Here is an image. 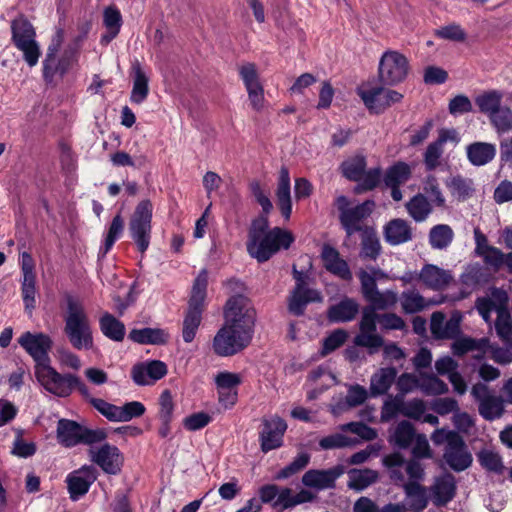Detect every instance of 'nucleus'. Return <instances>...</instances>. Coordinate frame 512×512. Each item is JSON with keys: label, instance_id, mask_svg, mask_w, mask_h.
Wrapping results in <instances>:
<instances>
[{"label": "nucleus", "instance_id": "2f4dec72", "mask_svg": "<svg viewBox=\"0 0 512 512\" xmlns=\"http://www.w3.org/2000/svg\"><path fill=\"white\" fill-rule=\"evenodd\" d=\"M132 72L133 87L130 94V101L135 104H141L146 100L149 94L148 77L138 61L132 64Z\"/></svg>", "mask_w": 512, "mask_h": 512}, {"label": "nucleus", "instance_id": "a211bd4d", "mask_svg": "<svg viewBox=\"0 0 512 512\" xmlns=\"http://www.w3.org/2000/svg\"><path fill=\"white\" fill-rule=\"evenodd\" d=\"M404 500L401 503L404 509L410 512H422L429 504L430 495L428 487L417 481H407L402 485Z\"/></svg>", "mask_w": 512, "mask_h": 512}, {"label": "nucleus", "instance_id": "4d7b16f0", "mask_svg": "<svg viewBox=\"0 0 512 512\" xmlns=\"http://www.w3.org/2000/svg\"><path fill=\"white\" fill-rule=\"evenodd\" d=\"M15 47L22 52L23 60L29 67H34L38 64L41 56V49L36 39L22 42L21 44H17Z\"/></svg>", "mask_w": 512, "mask_h": 512}, {"label": "nucleus", "instance_id": "774afa93", "mask_svg": "<svg viewBox=\"0 0 512 512\" xmlns=\"http://www.w3.org/2000/svg\"><path fill=\"white\" fill-rule=\"evenodd\" d=\"M435 35L441 39L456 42H462L466 39V32L456 23L440 27L435 31Z\"/></svg>", "mask_w": 512, "mask_h": 512}, {"label": "nucleus", "instance_id": "4be33fe9", "mask_svg": "<svg viewBox=\"0 0 512 512\" xmlns=\"http://www.w3.org/2000/svg\"><path fill=\"white\" fill-rule=\"evenodd\" d=\"M451 438V444L445 447L443 457L451 469L456 472L464 471L472 463L471 454L466 451L465 442L460 435H452Z\"/></svg>", "mask_w": 512, "mask_h": 512}, {"label": "nucleus", "instance_id": "7c9ffc66", "mask_svg": "<svg viewBox=\"0 0 512 512\" xmlns=\"http://www.w3.org/2000/svg\"><path fill=\"white\" fill-rule=\"evenodd\" d=\"M128 337L131 341L142 345H163L167 343L169 335L161 328L145 327L132 329Z\"/></svg>", "mask_w": 512, "mask_h": 512}, {"label": "nucleus", "instance_id": "680f3d73", "mask_svg": "<svg viewBox=\"0 0 512 512\" xmlns=\"http://www.w3.org/2000/svg\"><path fill=\"white\" fill-rule=\"evenodd\" d=\"M21 294L25 309L31 312L35 308L36 277H23Z\"/></svg>", "mask_w": 512, "mask_h": 512}, {"label": "nucleus", "instance_id": "864d4df0", "mask_svg": "<svg viewBox=\"0 0 512 512\" xmlns=\"http://www.w3.org/2000/svg\"><path fill=\"white\" fill-rule=\"evenodd\" d=\"M371 273L365 269H360L357 276L360 281L361 293L364 299L371 296L372 293L378 290L375 276L380 272V269L371 267Z\"/></svg>", "mask_w": 512, "mask_h": 512}, {"label": "nucleus", "instance_id": "7ed1b4c3", "mask_svg": "<svg viewBox=\"0 0 512 512\" xmlns=\"http://www.w3.org/2000/svg\"><path fill=\"white\" fill-rule=\"evenodd\" d=\"M64 334L76 350L93 348V332L89 316L83 303L72 295L65 297Z\"/></svg>", "mask_w": 512, "mask_h": 512}, {"label": "nucleus", "instance_id": "a18cd8bd", "mask_svg": "<svg viewBox=\"0 0 512 512\" xmlns=\"http://www.w3.org/2000/svg\"><path fill=\"white\" fill-rule=\"evenodd\" d=\"M416 436L412 423L407 420H403L395 427L392 440L397 447L406 449L412 444Z\"/></svg>", "mask_w": 512, "mask_h": 512}, {"label": "nucleus", "instance_id": "338daca9", "mask_svg": "<svg viewBox=\"0 0 512 512\" xmlns=\"http://www.w3.org/2000/svg\"><path fill=\"white\" fill-rule=\"evenodd\" d=\"M239 75L242 79L246 90L262 86L259 81V75L254 63H245L239 67Z\"/></svg>", "mask_w": 512, "mask_h": 512}, {"label": "nucleus", "instance_id": "69168bd1", "mask_svg": "<svg viewBox=\"0 0 512 512\" xmlns=\"http://www.w3.org/2000/svg\"><path fill=\"white\" fill-rule=\"evenodd\" d=\"M380 329L382 331L399 330L405 331L407 325L405 320L394 312L380 313Z\"/></svg>", "mask_w": 512, "mask_h": 512}, {"label": "nucleus", "instance_id": "6e6d98bb", "mask_svg": "<svg viewBox=\"0 0 512 512\" xmlns=\"http://www.w3.org/2000/svg\"><path fill=\"white\" fill-rule=\"evenodd\" d=\"M382 178V170L380 167L371 168L368 171H364L362 178L358 182L355 188L357 193L363 191H371L375 189Z\"/></svg>", "mask_w": 512, "mask_h": 512}, {"label": "nucleus", "instance_id": "e433bc0d", "mask_svg": "<svg viewBox=\"0 0 512 512\" xmlns=\"http://www.w3.org/2000/svg\"><path fill=\"white\" fill-rule=\"evenodd\" d=\"M454 239V231L448 224L433 226L428 234L429 245L434 250L447 249Z\"/></svg>", "mask_w": 512, "mask_h": 512}, {"label": "nucleus", "instance_id": "dca6fc26", "mask_svg": "<svg viewBox=\"0 0 512 512\" xmlns=\"http://www.w3.org/2000/svg\"><path fill=\"white\" fill-rule=\"evenodd\" d=\"M168 372L167 365L160 360H150L135 364L131 369V378L138 386L153 385Z\"/></svg>", "mask_w": 512, "mask_h": 512}, {"label": "nucleus", "instance_id": "0e129e2a", "mask_svg": "<svg viewBox=\"0 0 512 512\" xmlns=\"http://www.w3.org/2000/svg\"><path fill=\"white\" fill-rule=\"evenodd\" d=\"M145 406L139 401H131L119 406L118 422H128L133 418L141 417L145 413Z\"/></svg>", "mask_w": 512, "mask_h": 512}, {"label": "nucleus", "instance_id": "20e7f679", "mask_svg": "<svg viewBox=\"0 0 512 512\" xmlns=\"http://www.w3.org/2000/svg\"><path fill=\"white\" fill-rule=\"evenodd\" d=\"M335 206L339 211V222L347 238L370 228L362 225V222L373 212L375 208L373 200L368 199L351 207L350 200L346 196L340 195L335 199Z\"/></svg>", "mask_w": 512, "mask_h": 512}, {"label": "nucleus", "instance_id": "cd10ccee", "mask_svg": "<svg viewBox=\"0 0 512 512\" xmlns=\"http://www.w3.org/2000/svg\"><path fill=\"white\" fill-rule=\"evenodd\" d=\"M276 196L280 212L282 216L288 220L292 213V202L290 195V175L289 170L285 166H282L279 172Z\"/></svg>", "mask_w": 512, "mask_h": 512}, {"label": "nucleus", "instance_id": "603ef678", "mask_svg": "<svg viewBox=\"0 0 512 512\" xmlns=\"http://www.w3.org/2000/svg\"><path fill=\"white\" fill-rule=\"evenodd\" d=\"M310 462V455L306 452L298 454L294 460L282 468L275 476L276 480H283L290 478L303 470Z\"/></svg>", "mask_w": 512, "mask_h": 512}, {"label": "nucleus", "instance_id": "39448f33", "mask_svg": "<svg viewBox=\"0 0 512 512\" xmlns=\"http://www.w3.org/2000/svg\"><path fill=\"white\" fill-rule=\"evenodd\" d=\"M153 205L150 200L140 201L132 213L128 232L140 253L144 254L149 248L152 233Z\"/></svg>", "mask_w": 512, "mask_h": 512}, {"label": "nucleus", "instance_id": "b1692460", "mask_svg": "<svg viewBox=\"0 0 512 512\" xmlns=\"http://www.w3.org/2000/svg\"><path fill=\"white\" fill-rule=\"evenodd\" d=\"M398 297L405 314H416L439 303L432 299H425L415 288L403 291Z\"/></svg>", "mask_w": 512, "mask_h": 512}, {"label": "nucleus", "instance_id": "1a4fd4ad", "mask_svg": "<svg viewBox=\"0 0 512 512\" xmlns=\"http://www.w3.org/2000/svg\"><path fill=\"white\" fill-rule=\"evenodd\" d=\"M35 377L46 391L61 398L71 395L72 383L77 382V375L60 374L51 363L35 370Z\"/></svg>", "mask_w": 512, "mask_h": 512}, {"label": "nucleus", "instance_id": "3c124183", "mask_svg": "<svg viewBox=\"0 0 512 512\" xmlns=\"http://www.w3.org/2000/svg\"><path fill=\"white\" fill-rule=\"evenodd\" d=\"M111 163L116 167H133L140 169L147 163V157L145 155L130 156L125 151H117L110 156Z\"/></svg>", "mask_w": 512, "mask_h": 512}, {"label": "nucleus", "instance_id": "13d9d810", "mask_svg": "<svg viewBox=\"0 0 512 512\" xmlns=\"http://www.w3.org/2000/svg\"><path fill=\"white\" fill-rule=\"evenodd\" d=\"M214 382L217 390H237L242 383V378L237 373L222 371L215 376Z\"/></svg>", "mask_w": 512, "mask_h": 512}, {"label": "nucleus", "instance_id": "bf43d9fd", "mask_svg": "<svg viewBox=\"0 0 512 512\" xmlns=\"http://www.w3.org/2000/svg\"><path fill=\"white\" fill-rule=\"evenodd\" d=\"M348 338V333L344 329H336L330 333L324 340L321 353L327 355L341 347Z\"/></svg>", "mask_w": 512, "mask_h": 512}, {"label": "nucleus", "instance_id": "5fc2aeb1", "mask_svg": "<svg viewBox=\"0 0 512 512\" xmlns=\"http://www.w3.org/2000/svg\"><path fill=\"white\" fill-rule=\"evenodd\" d=\"M481 466L490 472L501 474L504 470L502 459L498 453L491 450H482L477 455Z\"/></svg>", "mask_w": 512, "mask_h": 512}, {"label": "nucleus", "instance_id": "423d86ee", "mask_svg": "<svg viewBox=\"0 0 512 512\" xmlns=\"http://www.w3.org/2000/svg\"><path fill=\"white\" fill-rule=\"evenodd\" d=\"M409 68V61L405 55L396 50H387L379 61V81L387 86L397 85L407 78Z\"/></svg>", "mask_w": 512, "mask_h": 512}, {"label": "nucleus", "instance_id": "2eb2a0df", "mask_svg": "<svg viewBox=\"0 0 512 512\" xmlns=\"http://www.w3.org/2000/svg\"><path fill=\"white\" fill-rule=\"evenodd\" d=\"M89 456L105 473L116 475L121 471L123 457L120 450L111 444L105 443L98 449L91 448Z\"/></svg>", "mask_w": 512, "mask_h": 512}, {"label": "nucleus", "instance_id": "c756f323", "mask_svg": "<svg viewBox=\"0 0 512 512\" xmlns=\"http://www.w3.org/2000/svg\"><path fill=\"white\" fill-rule=\"evenodd\" d=\"M397 376L395 367H385L377 370L370 379V394L372 397L384 395L388 392Z\"/></svg>", "mask_w": 512, "mask_h": 512}, {"label": "nucleus", "instance_id": "0eeeda50", "mask_svg": "<svg viewBox=\"0 0 512 512\" xmlns=\"http://www.w3.org/2000/svg\"><path fill=\"white\" fill-rule=\"evenodd\" d=\"M292 274L295 286L289 297L288 310L295 316H301L309 303H320L323 297L318 290L307 287L308 275L298 271L296 266H293Z\"/></svg>", "mask_w": 512, "mask_h": 512}, {"label": "nucleus", "instance_id": "9b49d317", "mask_svg": "<svg viewBox=\"0 0 512 512\" xmlns=\"http://www.w3.org/2000/svg\"><path fill=\"white\" fill-rule=\"evenodd\" d=\"M77 52L72 46H68L62 55L57 58V53H46L42 62V75L47 84L54 81L55 76L63 77L76 62Z\"/></svg>", "mask_w": 512, "mask_h": 512}, {"label": "nucleus", "instance_id": "5701e85b", "mask_svg": "<svg viewBox=\"0 0 512 512\" xmlns=\"http://www.w3.org/2000/svg\"><path fill=\"white\" fill-rule=\"evenodd\" d=\"M359 308V303L355 299L345 297L328 308L327 319L331 323L350 322L358 315Z\"/></svg>", "mask_w": 512, "mask_h": 512}, {"label": "nucleus", "instance_id": "49530a36", "mask_svg": "<svg viewBox=\"0 0 512 512\" xmlns=\"http://www.w3.org/2000/svg\"><path fill=\"white\" fill-rule=\"evenodd\" d=\"M208 285V273L206 269L200 271L194 280L191 296L188 305L204 308V301L206 298V291Z\"/></svg>", "mask_w": 512, "mask_h": 512}, {"label": "nucleus", "instance_id": "6ab92c4d", "mask_svg": "<svg viewBox=\"0 0 512 512\" xmlns=\"http://www.w3.org/2000/svg\"><path fill=\"white\" fill-rule=\"evenodd\" d=\"M428 490L430 499L436 507L446 506L456 495V479L451 473H444L434 479Z\"/></svg>", "mask_w": 512, "mask_h": 512}, {"label": "nucleus", "instance_id": "aec40b11", "mask_svg": "<svg viewBox=\"0 0 512 512\" xmlns=\"http://www.w3.org/2000/svg\"><path fill=\"white\" fill-rule=\"evenodd\" d=\"M96 478V471L92 466H83L68 474L66 482L71 500L77 501L84 496Z\"/></svg>", "mask_w": 512, "mask_h": 512}, {"label": "nucleus", "instance_id": "58836bf2", "mask_svg": "<svg viewBox=\"0 0 512 512\" xmlns=\"http://www.w3.org/2000/svg\"><path fill=\"white\" fill-rule=\"evenodd\" d=\"M36 39L33 25L24 17H18L11 22V41L14 46L22 42Z\"/></svg>", "mask_w": 512, "mask_h": 512}, {"label": "nucleus", "instance_id": "09e8293b", "mask_svg": "<svg viewBox=\"0 0 512 512\" xmlns=\"http://www.w3.org/2000/svg\"><path fill=\"white\" fill-rule=\"evenodd\" d=\"M123 230L124 220L120 214H117L112 219L103 246L100 247L99 256L104 257L110 251Z\"/></svg>", "mask_w": 512, "mask_h": 512}, {"label": "nucleus", "instance_id": "ea45409f", "mask_svg": "<svg viewBox=\"0 0 512 512\" xmlns=\"http://www.w3.org/2000/svg\"><path fill=\"white\" fill-rule=\"evenodd\" d=\"M410 177V166L405 162L399 161L387 168L383 176V182L385 186H401L406 183Z\"/></svg>", "mask_w": 512, "mask_h": 512}, {"label": "nucleus", "instance_id": "f704fd0d", "mask_svg": "<svg viewBox=\"0 0 512 512\" xmlns=\"http://www.w3.org/2000/svg\"><path fill=\"white\" fill-rule=\"evenodd\" d=\"M203 308L190 306L185 312L182 326V338L185 343H191L202 321Z\"/></svg>", "mask_w": 512, "mask_h": 512}, {"label": "nucleus", "instance_id": "f3484780", "mask_svg": "<svg viewBox=\"0 0 512 512\" xmlns=\"http://www.w3.org/2000/svg\"><path fill=\"white\" fill-rule=\"evenodd\" d=\"M344 473L342 465H336L326 470L310 469L302 476L304 486L314 488L318 491L332 489L336 480Z\"/></svg>", "mask_w": 512, "mask_h": 512}, {"label": "nucleus", "instance_id": "473e14b6", "mask_svg": "<svg viewBox=\"0 0 512 512\" xmlns=\"http://www.w3.org/2000/svg\"><path fill=\"white\" fill-rule=\"evenodd\" d=\"M503 97L502 91L493 89L479 94L474 101L479 112L490 118L502 106Z\"/></svg>", "mask_w": 512, "mask_h": 512}, {"label": "nucleus", "instance_id": "393cba45", "mask_svg": "<svg viewBox=\"0 0 512 512\" xmlns=\"http://www.w3.org/2000/svg\"><path fill=\"white\" fill-rule=\"evenodd\" d=\"M412 229L404 219L396 218L389 221L384 227L385 241L393 246L412 240Z\"/></svg>", "mask_w": 512, "mask_h": 512}, {"label": "nucleus", "instance_id": "f03ea898", "mask_svg": "<svg viewBox=\"0 0 512 512\" xmlns=\"http://www.w3.org/2000/svg\"><path fill=\"white\" fill-rule=\"evenodd\" d=\"M294 241L290 231L280 227L269 229L268 217L259 215L249 227L246 248L252 258L263 263L281 249H289Z\"/></svg>", "mask_w": 512, "mask_h": 512}, {"label": "nucleus", "instance_id": "de8ad7c7", "mask_svg": "<svg viewBox=\"0 0 512 512\" xmlns=\"http://www.w3.org/2000/svg\"><path fill=\"white\" fill-rule=\"evenodd\" d=\"M488 119L498 135L512 131V109L508 106L502 105Z\"/></svg>", "mask_w": 512, "mask_h": 512}, {"label": "nucleus", "instance_id": "ddd939ff", "mask_svg": "<svg viewBox=\"0 0 512 512\" xmlns=\"http://www.w3.org/2000/svg\"><path fill=\"white\" fill-rule=\"evenodd\" d=\"M358 95L367 109L376 114L384 112L385 109L403 99V95L398 91L385 89L384 87L359 89Z\"/></svg>", "mask_w": 512, "mask_h": 512}, {"label": "nucleus", "instance_id": "6e6552de", "mask_svg": "<svg viewBox=\"0 0 512 512\" xmlns=\"http://www.w3.org/2000/svg\"><path fill=\"white\" fill-rule=\"evenodd\" d=\"M377 324L380 325V313L373 307L364 306L359 321V334L354 337V344L370 349L373 353L384 344V338L377 333Z\"/></svg>", "mask_w": 512, "mask_h": 512}, {"label": "nucleus", "instance_id": "412c9836", "mask_svg": "<svg viewBox=\"0 0 512 512\" xmlns=\"http://www.w3.org/2000/svg\"><path fill=\"white\" fill-rule=\"evenodd\" d=\"M321 259L327 272L344 281H351L353 274L348 262L343 259L339 251L329 244L322 247Z\"/></svg>", "mask_w": 512, "mask_h": 512}, {"label": "nucleus", "instance_id": "e2e57ef3", "mask_svg": "<svg viewBox=\"0 0 512 512\" xmlns=\"http://www.w3.org/2000/svg\"><path fill=\"white\" fill-rule=\"evenodd\" d=\"M495 330L499 338L508 340L512 336V318L509 310L498 311Z\"/></svg>", "mask_w": 512, "mask_h": 512}, {"label": "nucleus", "instance_id": "052dcab7", "mask_svg": "<svg viewBox=\"0 0 512 512\" xmlns=\"http://www.w3.org/2000/svg\"><path fill=\"white\" fill-rule=\"evenodd\" d=\"M423 190L425 194L430 197L431 202L434 203L435 206L443 207L445 205V198L435 176L429 175L425 179Z\"/></svg>", "mask_w": 512, "mask_h": 512}, {"label": "nucleus", "instance_id": "bb28decb", "mask_svg": "<svg viewBox=\"0 0 512 512\" xmlns=\"http://www.w3.org/2000/svg\"><path fill=\"white\" fill-rule=\"evenodd\" d=\"M82 428L83 426L76 421L60 419L56 430L58 443L66 448L77 446L80 444Z\"/></svg>", "mask_w": 512, "mask_h": 512}, {"label": "nucleus", "instance_id": "72a5a7b5", "mask_svg": "<svg viewBox=\"0 0 512 512\" xmlns=\"http://www.w3.org/2000/svg\"><path fill=\"white\" fill-rule=\"evenodd\" d=\"M409 216L415 222H424L433 211L432 203L425 194L417 193L405 205Z\"/></svg>", "mask_w": 512, "mask_h": 512}, {"label": "nucleus", "instance_id": "f257e3e1", "mask_svg": "<svg viewBox=\"0 0 512 512\" xmlns=\"http://www.w3.org/2000/svg\"><path fill=\"white\" fill-rule=\"evenodd\" d=\"M224 325L212 341L213 352L220 357L236 355L252 341L256 311L242 294L231 296L224 308Z\"/></svg>", "mask_w": 512, "mask_h": 512}, {"label": "nucleus", "instance_id": "4468645a", "mask_svg": "<svg viewBox=\"0 0 512 512\" xmlns=\"http://www.w3.org/2000/svg\"><path fill=\"white\" fill-rule=\"evenodd\" d=\"M286 429L287 424L282 418L278 416L264 418L262 420V430L259 432L262 452L267 453L280 448L283 445V436Z\"/></svg>", "mask_w": 512, "mask_h": 512}, {"label": "nucleus", "instance_id": "f8f14e48", "mask_svg": "<svg viewBox=\"0 0 512 512\" xmlns=\"http://www.w3.org/2000/svg\"><path fill=\"white\" fill-rule=\"evenodd\" d=\"M471 395L478 402L479 414L485 420H494L502 416L503 400L491 392L489 387L481 382L472 386Z\"/></svg>", "mask_w": 512, "mask_h": 512}, {"label": "nucleus", "instance_id": "9d476101", "mask_svg": "<svg viewBox=\"0 0 512 512\" xmlns=\"http://www.w3.org/2000/svg\"><path fill=\"white\" fill-rule=\"evenodd\" d=\"M18 343L34 360L35 370L51 363L49 352L52 349L53 341L49 335L27 331L19 337Z\"/></svg>", "mask_w": 512, "mask_h": 512}, {"label": "nucleus", "instance_id": "8fccbe9b", "mask_svg": "<svg viewBox=\"0 0 512 512\" xmlns=\"http://www.w3.org/2000/svg\"><path fill=\"white\" fill-rule=\"evenodd\" d=\"M419 388L426 395H442L448 392L447 384L433 374H425L421 376Z\"/></svg>", "mask_w": 512, "mask_h": 512}, {"label": "nucleus", "instance_id": "c9c22d12", "mask_svg": "<svg viewBox=\"0 0 512 512\" xmlns=\"http://www.w3.org/2000/svg\"><path fill=\"white\" fill-rule=\"evenodd\" d=\"M99 327L103 335L112 341L121 342L125 337L124 323L108 312L99 319Z\"/></svg>", "mask_w": 512, "mask_h": 512}, {"label": "nucleus", "instance_id": "37998d69", "mask_svg": "<svg viewBox=\"0 0 512 512\" xmlns=\"http://www.w3.org/2000/svg\"><path fill=\"white\" fill-rule=\"evenodd\" d=\"M453 197L458 201L469 199L474 191V182L470 178H464L460 175L454 176L446 183Z\"/></svg>", "mask_w": 512, "mask_h": 512}, {"label": "nucleus", "instance_id": "c03bdc74", "mask_svg": "<svg viewBox=\"0 0 512 512\" xmlns=\"http://www.w3.org/2000/svg\"><path fill=\"white\" fill-rule=\"evenodd\" d=\"M366 167V158L363 155H356L343 161L340 169L346 179L357 182L362 178Z\"/></svg>", "mask_w": 512, "mask_h": 512}, {"label": "nucleus", "instance_id": "c85d7f7f", "mask_svg": "<svg viewBox=\"0 0 512 512\" xmlns=\"http://www.w3.org/2000/svg\"><path fill=\"white\" fill-rule=\"evenodd\" d=\"M418 279L428 288L440 290L450 283L452 277L448 271L432 264H426L418 274Z\"/></svg>", "mask_w": 512, "mask_h": 512}, {"label": "nucleus", "instance_id": "4c0bfd02", "mask_svg": "<svg viewBox=\"0 0 512 512\" xmlns=\"http://www.w3.org/2000/svg\"><path fill=\"white\" fill-rule=\"evenodd\" d=\"M381 253L379 238L373 228L361 232V250L359 256L363 260L375 261Z\"/></svg>", "mask_w": 512, "mask_h": 512}, {"label": "nucleus", "instance_id": "79ce46f5", "mask_svg": "<svg viewBox=\"0 0 512 512\" xmlns=\"http://www.w3.org/2000/svg\"><path fill=\"white\" fill-rule=\"evenodd\" d=\"M348 476V487L356 491L364 490L378 479V473L371 469H351Z\"/></svg>", "mask_w": 512, "mask_h": 512}, {"label": "nucleus", "instance_id": "a19ab883", "mask_svg": "<svg viewBox=\"0 0 512 512\" xmlns=\"http://www.w3.org/2000/svg\"><path fill=\"white\" fill-rule=\"evenodd\" d=\"M399 300L397 292L386 289L380 291L379 289L371 294L365 301L367 306L373 307L376 311H384L393 308Z\"/></svg>", "mask_w": 512, "mask_h": 512}, {"label": "nucleus", "instance_id": "a878e982", "mask_svg": "<svg viewBox=\"0 0 512 512\" xmlns=\"http://www.w3.org/2000/svg\"><path fill=\"white\" fill-rule=\"evenodd\" d=\"M496 145L488 142H473L466 147V156L473 166H484L496 156Z\"/></svg>", "mask_w": 512, "mask_h": 512}]
</instances>
